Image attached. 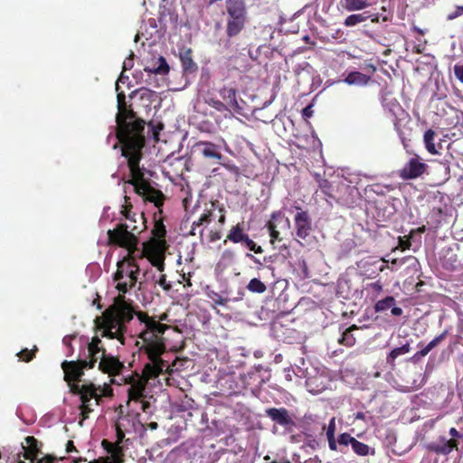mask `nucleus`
<instances>
[{"mask_svg": "<svg viewBox=\"0 0 463 463\" xmlns=\"http://www.w3.org/2000/svg\"><path fill=\"white\" fill-rule=\"evenodd\" d=\"M208 297L213 301L215 305L225 306L228 302L227 298H222L220 294L214 291L208 293Z\"/></svg>", "mask_w": 463, "mask_h": 463, "instance_id": "46", "label": "nucleus"}, {"mask_svg": "<svg viewBox=\"0 0 463 463\" xmlns=\"http://www.w3.org/2000/svg\"><path fill=\"white\" fill-rule=\"evenodd\" d=\"M116 288L119 294L113 298V303L105 309L101 316L96 317V325L101 331V336L117 338L121 345H125V334L128 324L134 318L139 320V315L143 314L156 324H161L155 317H149L147 313L137 311V306L131 299L126 298L125 294L135 286H130V280H116Z\"/></svg>", "mask_w": 463, "mask_h": 463, "instance_id": "3", "label": "nucleus"}, {"mask_svg": "<svg viewBox=\"0 0 463 463\" xmlns=\"http://www.w3.org/2000/svg\"><path fill=\"white\" fill-rule=\"evenodd\" d=\"M335 418L333 417L329 420L327 429H326V438L328 441V447L331 450H337L336 440L335 439Z\"/></svg>", "mask_w": 463, "mask_h": 463, "instance_id": "32", "label": "nucleus"}, {"mask_svg": "<svg viewBox=\"0 0 463 463\" xmlns=\"http://www.w3.org/2000/svg\"><path fill=\"white\" fill-rule=\"evenodd\" d=\"M102 448L109 454V457L114 458H121L123 457V450L120 445L118 443H113L109 441L108 439H103L101 441Z\"/></svg>", "mask_w": 463, "mask_h": 463, "instance_id": "29", "label": "nucleus"}, {"mask_svg": "<svg viewBox=\"0 0 463 463\" xmlns=\"http://www.w3.org/2000/svg\"><path fill=\"white\" fill-rule=\"evenodd\" d=\"M248 235L249 234L245 232L243 222H239L230 229L223 243H226L228 241L235 244L241 243Z\"/></svg>", "mask_w": 463, "mask_h": 463, "instance_id": "23", "label": "nucleus"}, {"mask_svg": "<svg viewBox=\"0 0 463 463\" xmlns=\"http://www.w3.org/2000/svg\"><path fill=\"white\" fill-rule=\"evenodd\" d=\"M291 118H273L269 122L265 121V123H270L275 133L281 137H286V127L285 121H288Z\"/></svg>", "mask_w": 463, "mask_h": 463, "instance_id": "30", "label": "nucleus"}, {"mask_svg": "<svg viewBox=\"0 0 463 463\" xmlns=\"http://www.w3.org/2000/svg\"><path fill=\"white\" fill-rule=\"evenodd\" d=\"M97 364V359L76 361H63L61 363V369L64 372V381L66 383L80 382L84 375V370L92 369Z\"/></svg>", "mask_w": 463, "mask_h": 463, "instance_id": "8", "label": "nucleus"}, {"mask_svg": "<svg viewBox=\"0 0 463 463\" xmlns=\"http://www.w3.org/2000/svg\"><path fill=\"white\" fill-rule=\"evenodd\" d=\"M151 233L152 237L147 241V246L158 254L165 251L168 247L165 241L166 230L161 219L155 218V225Z\"/></svg>", "mask_w": 463, "mask_h": 463, "instance_id": "12", "label": "nucleus"}, {"mask_svg": "<svg viewBox=\"0 0 463 463\" xmlns=\"http://www.w3.org/2000/svg\"><path fill=\"white\" fill-rule=\"evenodd\" d=\"M394 200L392 196L387 198L382 190L378 191V204H381V206H378V218L382 217L383 221H387L395 214ZM379 221L380 219H378Z\"/></svg>", "mask_w": 463, "mask_h": 463, "instance_id": "19", "label": "nucleus"}, {"mask_svg": "<svg viewBox=\"0 0 463 463\" xmlns=\"http://www.w3.org/2000/svg\"><path fill=\"white\" fill-rule=\"evenodd\" d=\"M411 351V346L409 343L402 345L400 347H396L392 350L386 357V364L390 366V369H393L395 364V359L402 354H405Z\"/></svg>", "mask_w": 463, "mask_h": 463, "instance_id": "28", "label": "nucleus"}, {"mask_svg": "<svg viewBox=\"0 0 463 463\" xmlns=\"http://www.w3.org/2000/svg\"><path fill=\"white\" fill-rule=\"evenodd\" d=\"M236 90L232 87H223L220 90L225 109L232 114H242V107L236 99Z\"/></svg>", "mask_w": 463, "mask_h": 463, "instance_id": "18", "label": "nucleus"}, {"mask_svg": "<svg viewBox=\"0 0 463 463\" xmlns=\"http://www.w3.org/2000/svg\"><path fill=\"white\" fill-rule=\"evenodd\" d=\"M319 378L318 377H308L306 381V385L308 390V392L312 393H318L322 390H324V385L317 384Z\"/></svg>", "mask_w": 463, "mask_h": 463, "instance_id": "40", "label": "nucleus"}, {"mask_svg": "<svg viewBox=\"0 0 463 463\" xmlns=\"http://www.w3.org/2000/svg\"><path fill=\"white\" fill-rule=\"evenodd\" d=\"M124 438H125L124 431L118 426H117V441H116V443L120 445L121 442L123 441Z\"/></svg>", "mask_w": 463, "mask_h": 463, "instance_id": "64", "label": "nucleus"}, {"mask_svg": "<svg viewBox=\"0 0 463 463\" xmlns=\"http://www.w3.org/2000/svg\"><path fill=\"white\" fill-rule=\"evenodd\" d=\"M434 136H435L434 131L432 129H429L424 133V137H423L426 149L428 150V152H430V154H433V155L438 154L436 146L433 143Z\"/></svg>", "mask_w": 463, "mask_h": 463, "instance_id": "34", "label": "nucleus"}, {"mask_svg": "<svg viewBox=\"0 0 463 463\" xmlns=\"http://www.w3.org/2000/svg\"><path fill=\"white\" fill-rule=\"evenodd\" d=\"M140 269L137 262L122 259L117 263V271L113 275L114 280H130V286H136Z\"/></svg>", "mask_w": 463, "mask_h": 463, "instance_id": "10", "label": "nucleus"}, {"mask_svg": "<svg viewBox=\"0 0 463 463\" xmlns=\"http://www.w3.org/2000/svg\"><path fill=\"white\" fill-rule=\"evenodd\" d=\"M313 105H314V100L309 105H307L306 108H304L302 109V116H312L314 113Z\"/></svg>", "mask_w": 463, "mask_h": 463, "instance_id": "61", "label": "nucleus"}, {"mask_svg": "<svg viewBox=\"0 0 463 463\" xmlns=\"http://www.w3.org/2000/svg\"><path fill=\"white\" fill-rule=\"evenodd\" d=\"M395 299L393 297H386L383 299L378 300V312L385 311L391 308L392 315L398 317L402 314V309L395 306Z\"/></svg>", "mask_w": 463, "mask_h": 463, "instance_id": "25", "label": "nucleus"}, {"mask_svg": "<svg viewBox=\"0 0 463 463\" xmlns=\"http://www.w3.org/2000/svg\"><path fill=\"white\" fill-rule=\"evenodd\" d=\"M241 244H243L245 247H247L250 251H253L254 253L260 254L264 250L261 246L258 245L253 240L250 238V236H246V239L242 241Z\"/></svg>", "mask_w": 463, "mask_h": 463, "instance_id": "43", "label": "nucleus"}, {"mask_svg": "<svg viewBox=\"0 0 463 463\" xmlns=\"http://www.w3.org/2000/svg\"><path fill=\"white\" fill-rule=\"evenodd\" d=\"M42 442L38 441L33 436H27L24 443H21L22 452L17 454V458L23 457L29 461H35L38 456L42 454Z\"/></svg>", "mask_w": 463, "mask_h": 463, "instance_id": "15", "label": "nucleus"}, {"mask_svg": "<svg viewBox=\"0 0 463 463\" xmlns=\"http://www.w3.org/2000/svg\"><path fill=\"white\" fill-rule=\"evenodd\" d=\"M37 351L38 348L36 345H34L32 350H29L27 348L21 350L19 353H17V356L20 358L21 361L28 363L35 357V353Z\"/></svg>", "mask_w": 463, "mask_h": 463, "instance_id": "41", "label": "nucleus"}, {"mask_svg": "<svg viewBox=\"0 0 463 463\" xmlns=\"http://www.w3.org/2000/svg\"><path fill=\"white\" fill-rule=\"evenodd\" d=\"M80 425H82L83 421L87 420L90 416V413L92 411L90 404H80Z\"/></svg>", "mask_w": 463, "mask_h": 463, "instance_id": "47", "label": "nucleus"}, {"mask_svg": "<svg viewBox=\"0 0 463 463\" xmlns=\"http://www.w3.org/2000/svg\"><path fill=\"white\" fill-rule=\"evenodd\" d=\"M226 35L232 38L239 35L248 23V8L245 0H225Z\"/></svg>", "mask_w": 463, "mask_h": 463, "instance_id": "6", "label": "nucleus"}, {"mask_svg": "<svg viewBox=\"0 0 463 463\" xmlns=\"http://www.w3.org/2000/svg\"><path fill=\"white\" fill-rule=\"evenodd\" d=\"M449 331L444 330L440 335L436 336L434 339H432L426 346H424L422 349L425 351V353L428 354L433 348L438 346L448 335Z\"/></svg>", "mask_w": 463, "mask_h": 463, "instance_id": "39", "label": "nucleus"}, {"mask_svg": "<svg viewBox=\"0 0 463 463\" xmlns=\"http://www.w3.org/2000/svg\"><path fill=\"white\" fill-rule=\"evenodd\" d=\"M367 13L351 14L347 16L345 20V26H354L359 23L364 22L366 19L371 17V15H367Z\"/></svg>", "mask_w": 463, "mask_h": 463, "instance_id": "37", "label": "nucleus"}, {"mask_svg": "<svg viewBox=\"0 0 463 463\" xmlns=\"http://www.w3.org/2000/svg\"><path fill=\"white\" fill-rule=\"evenodd\" d=\"M179 57L184 73H194L198 70L197 64L193 60V51L190 48L182 49Z\"/></svg>", "mask_w": 463, "mask_h": 463, "instance_id": "22", "label": "nucleus"}, {"mask_svg": "<svg viewBox=\"0 0 463 463\" xmlns=\"http://www.w3.org/2000/svg\"><path fill=\"white\" fill-rule=\"evenodd\" d=\"M97 388H99V389H98V392L102 394L104 397L112 395V390L109 386H104V387L98 386Z\"/></svg>", "mask_w": 463, "mask_h": 463, "instance_id": "58", "label": "nucleus"}, {"mask_svg": "<svg viewBox=\"0 0 463 463\" xmlns=\"http://www.w3.org/2000/svg\"><path fill=\"white\" fill-rule=\"evenodd\" d=\"M383 113L389 116H399L402 111V108L394 98L384 97L382 101Z\"/></svg>", "mask_w": 463, "mask_h": 463, "instance_id": "24", "label": "nucleus"}, {"mask_svg": "<svg viewBox=\"0 0 463 463\" xmlns=\"http://www.w3.org/2000/svg\"><path fill=\"white\" fill-rule=\"evenodd\" d=\"M247 288L252 293H264L267 289L266 285L259 279H251L247 285Z\"/></svg>", "mask_w": 463, "mask_h": 463, "instance_id": "35", "label": "nucleus"}, {"mask_svg": "<svg viewBox=\"0 0 463 463\" xmlns=\"http://www.w3.org/2000/svg\"><path fill=\"white\" fill-rule=\"evenodd\" d=\"M212 222V213L211 211H208L201 215V217L193 222L192 229L190 232L191 235H195V230L197 227L202 226L203 223H209Z\"/></svg>", "mask_w": 463, "mask_h": 463, "instance_id": "38", "label": "nucleus"}, {"mask_svg": "<svg viewBox=\"0 0 463 463\" xmlns=\"http://www.w3.org/2000/svg\"><path fill=\"white\" fill-rule=\"evenodd\" d=\"M296 208L298 210L294 216L296 236L298 239L306 240L313 230L312 219L307 211H303L298 206Z\"/></svg>", "mask_w": 463, "mask_h": 463, "instance_id": "13", "label": "nucleus"}, {"mask_svg": "<svg viewBox=\"0 0 463 463\" xmlns=\"http://www.w3.org/2000/svg\"><path fill=\"white\" fill-rule=\"evenodd\" d=\"M132 204L128 203L124 206V210H122V214L127 220H130V213H131Z\"/></svg>", "mask_w": 463, "mask_h": 463, "instance_id": "63", "label": "nucleus"}, {"mask_svg": "<svg viewBox=\"0 0 463 463\" xmlns=\"http://www.w3.org/2000/svg\"><path fill=\"white\" fill-rule=\"evenodd\" d=\"M413 155L415 157L411 158L400 171V176L404 180L419 177L427 168V165L420 162L419 156L414 152Z\"/></svg>", "mask_w": 463, "mask_h": 463, "instance_id": "16", "label": "nucleus"}, {"mask_svg": "<svg viewBox=\"0 0 463 463\" xmlns=\"http://www.w3.org/2000/svg\"><path fill=\"white\" fill-rule=\"evenodd\" d=\"M458 445L457 439H448L440 436L437 440L428 443L426 449L438 455H449L454 449H458Z\"/></svg>", "mask_w": 463, "mask_h": 463, "instance_id": "17", "label": "nucleus"}, {"mask_svg": "<svg viewBox=\"0 0 463 463\" xmlns=\"http://www.w3.org/2000/svg\"><path fill=\"white\" fill-rule=\"evenodd\" d=\"M427 354L425 353V351L423 349H421L420 351L417 352L416 354H414L410 359L409 361L413 363V364H418L424 356H426Z\"/></svg>", "mask_w": 463, "mask_h": 463, "instance_id": "53", "label": "nucleus"}, {"mask_svg": "<svg viewBox=\"0 0 463 463\" xmlns=\"http://www.w3.org/2000/svg\"><path fill=\"white\" fill-rule=\"evenodd\" d=\"M141 226H130L126 223H118L112 230H109L108 241L109 245L124 248L128 250V254L124 259L137 262V259L147 258L149 255H158L151 247H148L147 241L143 243L142 249L138 248L139 240L137 234L146 228V218L144 213L139 216Z\"/></svg>", "mask_w": 463, "mask_h": 463, "instance_id": "4", "label": "nucleus"}, {"mask_svg": "<svg viewBox=\"0 0 463 463\" xmlns=\"http://www.w3.org/2000/svg\"><path fill=\"white\" fill-rule=\"evenodd\" d=\"M266 228L269 231L270 243L274 244L276 241L283 240L282 232L289 230L290 222L288 218L284 216L282 212L276 211L270 214V218L266 223Z\"/></svg>", "mask_w": 463, "mask_h": 463, "instance_id": "9", "label": "nucleus"}, {"mask_svg": "<svg viewBox=\"0 0 463 463\" xmlns=\"http://www.w3.org/2000/svg\"><path fill=\"white\" fill-rule=\"evenodd\" d=\"M145 71L156 75H166L169 72V66L166 60L163 56H160L155 64L146 67Z\"/></svg>", "mask_w": 463, "mask_h": 463, "instance_id": "27", "label": "nucleus"}, {"mask_svg": "<svg viewBox=\"0 0 463 463\" xmlns=\"http://www.w3.org/2000/svg\"><path fill=\"white\" fill-rule=\"evenodd\" d=\"M368 5L364 0H345L343 7L348 12L362 10Z\"/></svg>", "mask_w": 463, "mask_h": 463, "instance_id": "33", "label": "nucleus"}, {"mask_svg": "<svg viewBox=\"0 0 463 463\" xmlns=\"http://www.w3.org/2000/svg\"><path fill=\"white\" fill-rule=\"evenodd\" d=\"M285 127H286V137L288 136H298V134L295 132V124L293 119H289L288 121H285Z\"/></svg>", "mask_w": 463, "mask_h": 463, "instance_id": "50", "label": "nucleus"}, {"mask_svg": "<svg viewBox=\"0 0 463 463\" xmlns=\"http://www.w3.org/2000/svg\"><path fill=\"white\" fill-rule=\"evenodd\" d=\"M123 459L121 458L105 457L101 458V463H121Z\"/></svg>", "mask_w": 463, "mask_h": 463, "instance_id": "59", "label": "nucleus"}, {"mask_svg": "<svg viewBox=\"0 0 463 463\" xmlns=\"http://www.w3.org/2000/svg\"><path fill=\"white\" fill-rule=\"evenodd\" d=\"M138 317L139 322L145 326V329L138 334V338L143 341L140 350H143L147 355L149 363L145 364L140 378L136 379L134 376L125 378V382L130 384L128 389V395L130 401H139L141 398L146 397L145 391L147 382L158 377L166 372L169 367L167 362L161 357L166 350L162 335L169 328V326L156 324L143 314Z\"/></svg>", "mask_w": 463, "mask_h": 463, "instance_id": "2", "label": "nucleus"}, {"mask_svg": "<svg viewBox=\"0 0 463 463\" xmlns=\"http://www.w3.org/2000/svg\"><path fill=\"white\" fill-rule=\"evenodd\" d=\"M454 72L456 77L463 83V65H455Z\"/></svg>", "mask_w": 463, "mask_h": 463, "instance_id": "56", "label": "nucleus"}, {"mask_svg": "<svg viewBox=\"0 0 463 463\" xmlns=\"http://www.w3.org/2000/svg\"><path fill=\"white\" fill-rule=\"evenodd\" d=\"M265 412L271 420L281 426L294 425V421L286 408H269Z\"/></svg>", "mask_w": 463, "mask_h": 463, "instance_id": "21", "label": "nucleus"}, {"mask_svg": "<svg viewBox=\"0 0 463 463\" xmlns=\"http://www.w3.org/2000/svg\"><path fill=\"white\" fill-rule=\"evenodd\" d=\"M133 56H134V54H133V52H131L130 56L127 60L124 61V62H123V70L124 71L130 70L133 67V64H134Z\"/></svg>", "mask_w": 463, "mask_h": 463, "instance_id": "57", "label": "nucleus"}, {"mask_svg": "<svg viewBox=\"0 0 463 463\" xmlns=\"http://www.w3.org/2000/svg\"><path fill=\"white\" fill-rule=\"evenodd\" d=\"M156 283L163 288L164 290L168 291L172 288V285L170 282L166 280V276L165 274H161L156 280Z\"/></svg>", "mask_w": 463, "mask_h": 463, "instance_id": "49", "label": "nucleus"}, {"mask_svg": "<svg viewBox=\"0 0 463 463\" xmlns=\"http://www.w3.org/2000/svg\"><path fill=\"white\" fill-rule=\"evenodd\" d=\"M194 152L206 162L211 164H220L227 170L236 174L239 172V168L235 165L225 164L222 162L223 156L219 145L210 141H199L194 146Z\"/></svg>", "mask_w": 463, "mask_h": 463, "instance_id": "7", "label": "nucleus"}, {"mask_svg": "<svg viewBox=\"0 0 463 463\" xmlns=\"http://www.w3.org/2000/svg\"><path fill=\"white\" fill-rule=\"evenodd\" d=\"M370 80V76L359 71H352L345 77L344 81L348 85L364 86L368 84Z\"/></svg>", "mask_w": 463, "mask_h": 463, "instance_id": "26", "label": "nucleus"}, {"mask_svg": "<svg viewBox=\"0 0 463 463\" xmlns=\"http://www.w3.org/2000/svg\"><path fill=\"white\" fill-rule=\"evenodd\" d=\"M352 448L354 451L360 456H365L369 452V447L366 444L360 442L355 439L352 443Z\"/></svg>", "mask_w": 463, "mask_h": 463, "instance_id": "44", "label": "nucleus"}, {"mask_svg": "<svg viewBox=\"0 0 463 463\" xmlns=\"http://www.w3.org/2000/svg\"><path fill=\"white\" fill-rule=\"evenodd\" d=\"M117 138L122 145V156L128 159L131 179L128 181L135 192L145 201L153 203L162 213L165 196L158 189L154 188L144 179V173L139 167L142 158V148L146 137L159 140V133L163 129L161 122L151 119L147 124L142 118H116Z\"/></svg>", "mask_w": 463, "mask_h": 463, "instance_id": "1", "label": "nucleus"}, {"mask_svg": "<svg viewBox=\"0 0 463 463\" xmlns=\"http://www.w3.org/2000/svg\"><path fill=\"white\" fill-rule=\"evenodd\" d=\"M165 251H163L162 253L158 255H149L147 259L151 262V264L157 268V269L162 272L165 269V263H164V255Z\"/></svg>", "mask_w": 463, "mask_h": 463, "instance_id": "42", "label": "nucleus"}, {"mask_svg": "<svg viewBox=\"0 0 463 463\" xmlns=\"http://www.w3.org/2000/svg\"><path fill=\"white\" fill-rule=\"evenodd\" d=\"M94 326H95V331L96 335L91 338V341L88 344V352H89V357L90 359H97L98 360V354L101 353V354H105L107 352L101 338H104L101 336V331L99 328H98L96 325V319L94 320ZM107 339H109V337H106ZM118 340L117 338H115Z\"/></svg>", "mask_w": 463, "mask_h": 463, "instance_id": "20", "label": "nucleus"}, {"mask_svg": "<svg viewBox=\"0 0 463 463\" xmlns=\"http://www.w3.org/2000/svg\"><path fill=\"white\" fill-rule=\"evenodd\" d=\"M125 365L119 359L107 352L101 354L99 362V370L109 376L118 375L121 373Z\"/></svg>", "mask_w": 463, "mask_h": 463, "instance_id": "14", "label": "nucleus"}, {"mask_svg": "<svg viewBox=\"0 0 463 463\" xmlns=\"http://www.w3.org/2000/svg\"><path fill=\"white\" fill-rule=\"evenodd\" d=\"M394 125L407 153L413 154L411 142L413 137V127L416 126L415 121L411 118H398Z\"/></svg>", "mask_w": 463, "mask_h": 463, "instance_id": "11", "label": "nucleus"}, {"mask_svg": "<svg viewBox=\"0 0 463 463\" xmlns=\"http://www.w3.org/2000/svg\"><path fill=\"white\" fill-rule=\"evenodd\" d=\"M449 433L452 437L451 439H463V433L459 432L455 428H450Z\"/></svg>", "mask_w": 463, "mask_h": 463, "instance_id": "62", "label": "nucleus"}, {"mask_svg": "<svg viewBox=\"0 0 463 463\" xmlns=\"http://www.w3.org/2000/svg\"><path fill=\"white\" fill-rule=\"evenodd\" d=\"M354 439V438L352 437L350 434L342 433L339 435V437L336 440V445L338 444L340 447H342V446L347 447L348 445L352 446Z\"/></svg>", "mask_w": 463, "mask_h": 463, "instance_id": "45", "label": "nucleus"}, {"mask_svg": "<svg viewBox=\"0 0 463 463\" xmlns=\"http://www.w3.org/2000/svg\"><path fill=\"white\" fill-rule=\"evenodd\" d=\"M78 383L79 382H71L67 383L70 386V390L73 394L80 395V393L84 391V388L88 387L89 384L79 385Z\"/></svg>", "mask_w": 463, "mask_h": 463, "instance_id": "48", "label": "nucleus"}, {"mask_svg": "<svg viewBox=\"0 0 463 463\" xmlns=\"http://www.w3.org/2000/svg\"><path fill=\"white\" fill-rule=\"evenodd\" d=\"M382 9L383 13L381 14H378V19L380 18V16H382L383 21L386 22L392 17V12L391 10H387L384 6H383Z\"/></svg>", "mask_w": 463, "mask_h": 463, "instance_id": "60", "label": "nucleus"}, {"mask_svg": "<svg viewBox=\"0 0 463 463\" xmlns=\"http://www.w3.org/2000/svg\"><path fill=\"white\" fill-rule=\"evenodd\" d=\"M235 259V253L232 250H224L222 253V260L226 262H232Z\"/></svg>", "mask_w": 463, "mask_h": 463, "instance_id": "51", "label": "nucleus"}, {"mask_svg": "<svg viewBox=\"0 0 463 463\" xmlns=\"http://www.w3.org/2000/svg\"><path fill=\"white\" fill-rule=\"evenodd\" d=\"M118 112L116 116H138L149 114L154 110V116L161 105V97L156 91L141 88L133 91L126 100L123 92L118 93Z\"/></svg>", "mask_w": 463, "mask_h": 463, "instance_id": "5", "label": "nucleus"}, {"mask_svg": "<svg viewBox=\"0 0 463 463\" xmlns=\"http://www.w3.org/2000/svg\"><path fill=\"white\" fill-rule=\"evenodd\" d=\"M93 397H95V384L91 383L88 387L84 388V391L80 395L81 404H90Z\"/></svg>", "mask_w": 463, "mask_h": 463, "instance_id": "36", "label": "nucleus"}, {"mask_svg": "<svg viewBox=\"0 0 463 463\" xmlns=\"http://www.w3.org/2000/svg\"><path fill=\"white\" fill-rule=\"evenodd\" d=\"M56 458L51 455L44 456L41 458L35 459L33 463H54Z\"/></svg>", "mask_w": 463, "mask_h": 463, "instance_id": "55", "label": "nucleus"}, {"mask_svg": "<svg viewBox=\"0 0 463 463\" xmlns=\"http://www.w3.org/2000/svg\"><path fill=\"white\" fill-rule=\"evenodd\" d=\"M463 14V5H458L455 8L454 11L450 12L448 16H447V19L448 20H454L456 19L457 17L460 16Z\"/></svg>", "mask_w": 463, "mask_h": 463, "instance_id": "52", "label": "nucleus"}, {"mask_svg": "<svg viewBox=\"0 0 463 463\" xmlns=\"http://www.w3.org/2000/svg\"><path fill=\"white\" fill-rule=\"evenodd\" d=\"M358 330V327L354 325L346 328L341 335V338L338 340L339 344L345 345L347 347H351L355 344V337L353 334L354 331Z\"/></svg>", "mask_w": 463, "mask_h": 463, "instance_id": "31", "label": "nucleus"}, {"mask_svg": "<svg viewBox=\"0 0 463 463\" xmlns=\"http://www.w3.org/2000/svg\"><path fill=\"white\" fill-rule=\"evenodd\" d=\"M396 440V435L392 430H387L384 442L387 445H392Z\"/></svg>", "mask_w": 463, "mask_h": 463, "instance_id": "54", "label": "nucleus"}]
</instances>
